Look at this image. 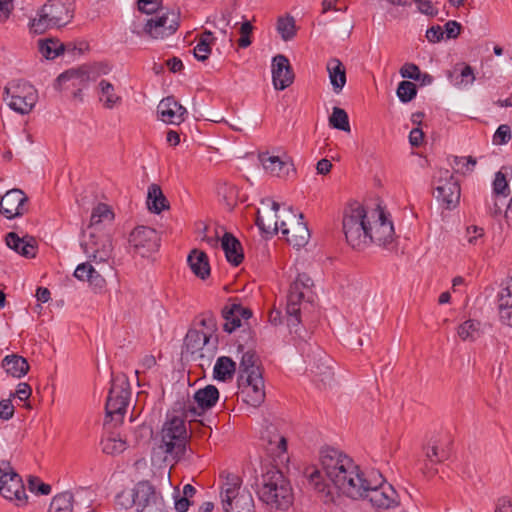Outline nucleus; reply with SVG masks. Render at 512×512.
<instances>
[{
	"label": "nucleus",
	"mask_w": 512,
	"mask_h": 512,
	"mask_svg": "<svg viewBox=\"0 0 512 512\" xmlns=\"http://www.w3.org/2000/svg\"><path fill=\"white\" fill-rule=\"evenodd\" d=\"M321 470L306 471L310 486L325 502H334L339 494L360 499L363 478L358 465L342 451L326 447L320 451Z\"/></svg>",
	"instance_id": "obj_1"
},
{
	"label": "nucleus",
	"mask_w": 512,
	"mask_h": 512,
	"mask_svg": "<svg viewBox=\"0 0 512 512\" xmlns=\"http://www.w3.org/2000/svg\"><path fill=\"white\" fill-rule=\"evenodd\" d=\"M343 232L347 243L363 250L371 243L387 246L394 239V227L380 207L366 211L360 204L348 207L343 215Z\"/></svg>",
	"instance_id": "obj_2"
},
{
	"label": "nucleus",
	"mask_w": 512,
	"mask_h": 512,
	"mask_svg": "<svg viewBox=\"0 0 512 512\" xmlns=\"http://www.w3.org/2000/svg\"><path fill=\"white\" fill-rule=\"evenodd\" d=\"M258 499L270 510H287L293 503V491L284 474L270 468L263 473L256 484Z\"/></svg>",
	"instance_id": "obj_3"
},
{
	"label": "nucleus",
	"mask_w": 512,
	"mask_h": 512,
	"mask_svg": "<svg viewBox=\"0 0 512 512\" xmlns=\"http://www.w3.org/2000/svg\"><path fill=\"white\" fill-rule=\"evenodd\" d=\"M74 17L72 3L61 0H48L31 20L30 28L34 33L42 34L48 29L67 25Z\"/></svg>",
	"instance_id": "obj_4"
},
{
	"label": "nucleus",
	"mask_w": 512,
	"mask_h": 512,
	"mask_svg": "<svg viewBox=\"0 0 512 512\" xmlns=\"http://www.w3.org/2000/svg\"><path fill=\"white\" fill-rule=\"evenodd\" d=\"M313 286L312 279L306 274H299L291 284L287 296L286 316L287 325L291 332L298 334V326L301 323V313L309 302V293Z\"/></svg>",
	"instance_id": "obj_5"
},
{
	"label": "nucleus",
	"mask_w": 512,
	"mask_h": 512,
	"mask_svg": "<svg viewBox=\"0 0 512 512\" xmlns=\"http://www.w3.org/2000/svg\"><path fill=\"white\" fill-rule=\"evenodd\" d=\"M241 479L228 474L221 486L220 499L224 512H255L251 493L241 487Z\"/></svg>",
	"instance_id": "obj_6"
},
{
	"label": "nucleus",
	"mask_w": 512,
	"mask_h": 512,
	"mask_svg": "<svg viewBox=\"0 0 512 512\" xmlns=\"http://www.w3.org/2000/svg\"><path fill=\"white\" fill-rule=\"evenodd\" d=\"M363 478V491L360 498L367 499L376 509H391L399 504L398 494L393 486L387 483L382 475Z\"/></svg>",
	"instance_id": "obj_7"
},
{
	"label": "nucleus",
	"mask_w": 512,
	"mask_h": 512,
	"mask_svg": "<svg viewBox=\"0 0 512 512\" xmlns=\"http://www.w3.org/2000/svg\"><path fill=\"white\" fill-rule=\"evenodd\" d=\"M126 498L127 503L133 502L136 512H165L162 495L147 481L139 482L131 490L119 493V499Z\"/></svg>",
	"instance_id": "obj_8"
},
{
	"label": "nucleus",
	"mask_w": 512,
	"mask_h": 512,
	"mask_svg": "<svg viewBox=\"0 0 512 512\" xmlns=\"http://www.w3.org/2000/svg\"><path fill=\"white\" fill-rule=\"evenodd\" d=\"M160 448L172 458H180L186 450L188 433L185 421L178 416L170 417L163 425L161 431Z\"/></svg>",
	"instance_id": "obj_9"
},
{
	"label": "nucleus",
	"mask_w": 512,
	"mask_h": 512,
	"mask_svg": "<svg viewBox=\"0 0 512 512\" xmlns=\"http://www.w3.org/2000/svg\"><path fill=\"white\" fill-rule=\"evenodd\" d=\"M3 100L19 114H28L38 100L37 90L26 81L12 82L4 88Z\"/></svg>",
	"instance_id": "obj_10"
},
{
	"label": "nucleus",
	"mask_w": 512,
	"mask_h": 512,
	"mask_svg": "<svg viewBox=\"0 0 512 512\" xmlns=\"http://www.w3.org/2000/svg\"><path fill=\"white\" fill-rule=\"evenodd\" d=\"M130 395V384L126 377L113 378L105 405L106 417L121 422L126 413Z\"/></svg>",
	"instance_id": "obj_11"
},
{
	"label": "nucleus",
	"mask_w": 512,
	"mask_h": 512,
	"mask_svg": "<svg viewBox=\"0 0 512 512\" xmlns=\"http://www.w3.org/2000/svg\"><path fill=\"white\" fill-rule=\"evenodd\" d=\"M435 197L446 208H454L460 200V185L448 169H439L434 176Z\"/></svg>",
	"instance_id": "obj_12"
},
{
	"label": "nucleus",
	"mask_w": 512,
	"mask_h": 512,
	"mask_svg": "<svg viewBox=\"0 0 512 512\" xmlns=\"http://www.w3.org/2000/svg\"><path fill=\"white\" fill-rule=\"evenodd\" d=\"M81 247L87 257L95 263L108 262L112 257V239L106 233L90 231L88 238L81 242Z\"/></svg>",
	"instance_id": "obj_13"
},
{
	"label": "nucleus",
	"mask_w": 512,
	"mask_h": 512,
	"mask_svg": "<svg viewBox=\"0 0 512 512\" xmlns=\"http://www.w3.org/2000/svg\"><path fill=\"white\" fill-rule=\"evenodd\" d=\"M217 343L218 339L216 336L193 329L187 332L184 341L187 352L192 355L199 352L198 357L202 360L206 358L208 364L216 353Z\"/></svg>",
	"instance_id": "obj_14"
},
{
	"label": "nucleus",
	"mask_w": 512,
	"mask_h": 512,
	"mask_svg": "<svg viewBox=\"0 0 512 512\" xmlns=\"http://www.w3.org/2000/svg\"><path fill=\"white\" fill-rule=\"evenodd\" d=\"M238 395L242 401L252 407L260 406L265 399V387L262 374L238 377Z\"/></svg>",
	"instance_id": "obj_15"
},
{
	"label": "nucleus",
	"mask_w": 512,
	"mask_h": 512,
	"mask_svg": "<svg viewBox=\"0 0 512 512\" xmlns=\"http://www.w3.org/2000/svg\"><path fill=\"white\" fill-rule=\"evenodd\" d=\"M268 201L271 203L270 210L265 211L264 213L260 211L257 212V226L267 235H274L279 230H281L283 235H289L290 228L288 227L287 218H284L283 216V209L280 211L279 203L270 200Z\"/></svg>",
	"instance_id": "obj_16"
},
{
	"label": "nucleus",
	"mask_w": 512,
	"mask_h": 512,
	"mask_svg": "<svg viewBox=\"0 0 512 512\" xmlns=\"http://www.w3.org/2000/svg\"><path fill=\"white\" fill-rule=\"evenodd\" d=\"M179 20L180 13L178 11H167L149 19L144 26V32L153 39H164L176 32Z\"/></svg>",
	"instance_id": "obj_17"
},
{
	"label": "nucleus",
	"mask_w": 512,
	"mask_h": 512,
	"mask_svg": "<svg viewBox=\"0 0 512 512\" xmlns=\"http://www.w3.org/2000/svg\"><path fill=\"white\" fill-rule=\"evenodd\" d=\"M160 238L156 230L146 227H136L129 236L130 246L142 257L149 256L159 248Z\"/></svg>",
	"instance_id": "obj_18"
},
{
	"label": "nucleus",
	"mask_w": 512,
	"mask_h": 512,
	"mask_svg": "<svg viewBox=\"0 0 512 512\" xmlns=\"http://www.w3.org/2000/svg\"><path fill=\"white\" fill-rule=\"evenodd\" d=\"M0 494L18 504H25L27 495L21 477L14 471L0 468Z\"/></svg>",
	"instance_id": "obj_19"
},
{
	"label": "nucleus",
	"mask_w": 512,
	"mask_h": 512,
	"mask_svg": "<svg viewBox=\"0 0 512 512\" xmlns=\"http://www.w3.org/2000/svg\"><path fill=\"white\" fill-rule=\"evenodd\" d=\"M283 216L287 218L288 227L292 235H285L287 241L294 247H303L310 238V232L307 225L303 222V214H297L291 207L283 208Z\"/></svg>",
	"instance_id": "obj_20"
},
{
	"label": "nucleus",
	"mask_w": 512,
	"mask_h": 512,
	"mask_svg": "<svg viewBox=\"0 0 512 512\" xmlns=\"http://www.w3.org/2000/svg\"><path fill=\"white\" fill-rule=\"evenodd\" d=\"M28 197L20 189L7 191L0 200V213L7 219L22 216L28 211Z\"/></svg>",
	"instance_id": "obj_21"
},
{
	"label": "nucleus",
	"mask_w": 512,
	"mask_h": 512,
	"mask_svg": "<svg viewBox=\"0 0 512 512\" xmlns=\"http://www.w3.org/2000/svg\"><path fill=\"white\" fill-rule=\"evenodd\" d=\"M194 404H189L186 408V417L200 416L206 410L211 409L219 399V391L213 385L199 389L194 394Z\"/></svg>",
	"instance_id": "obj_22"
},
{
	"label": "nucleus",
	"mask_w": 512,
	"mask_h": 512,
	"mask_svg": "<svg viewBox=\"0 0 512 512\" xmlns=\"http://www.w3.org/2000/svg\"><path fill=\"white\" fill-rule=\"evenodd\" d=\"M272 81L276 90H284L294 81V73L288 58L278 54L272 59Z\"/></svg>",
	"instance_id": "obj_23"
},
{
	"label": "nucleus",
	"mask_w": 512,
	"mask_h": 512,
	"mask_svg": "<svg viewBox=\"0 0 512 512\" xmlns=\"http://www.w3.org/2000/svg\"><path fill=\"white\" fill-rule=\"evenodd\" d=\"M259 160L264 170L272 176L286 178L295 172L290 158L286 155L276 156L265 152L259 154Z\"/></svg>",
	"instance_id": "obj_24"
},
{
	"label": "nucleus",
	"mask_w": 512,
	"mask_h": 512,
	"mask_svg": "<svg viewBox=\"0 0 512 512\" xmlns=\"http://www.w3.org/2000/svg\"><path fill=\"white\" fill-rule=\"evenodd\" d=\"M157 113L163 122L179 125L185 120L187 110L173 96H168L159 102Z\"/></svg>",
	"instance_id": "obj_25"
},
{
	"label": "nucleus",
	"mask_w": 512,
	"mask_h": 512,
	"mask_svg": "<svg viewBox=\"0 0 512 512\" xmlns=\"http://www.w3.org/2000/svg\"><path fill=\"white\" fill-rule=\"evenodd\" d=\"M224 318L223 329L228 333H232L242 325V320H248L252 316L249 308L240 304L226 305L222 310Z\"/></svg>",
	"instance_id": "obj_26"
},
{
	"label": "nucleus",
	"mask_w": 512,
	"mask_h": 512,
	"mask_svg": "<svg viewBox=\"0 0 512 512\" xmlns=\"http://www.w3.org/2000/svg\"><path fill=\"white\" fill-rule=\"evenodd\" d=\"M6 245L26 258H33L36 255V240L32 236L20 238L17 233L9 232L6 235Z\"/></svg>",
	"instance_id": "obj_27"
},
{
	"label": "nucleus",
	"mask_w": 512,
	"mask_h": 512,
	"mask_svg": "<svg viewBox=\"0 0 512 512\" xmlns=\"http://www.w3.org/2000/svg\"><path fill=\"white\" fill-rule=\"evenodd\" d=\"M221 246L229 263L238 266L242 262L244 255L241 243L231 233H225L223 235Z\"/></svg>",
	"instance_id": "obj_28"
},
{
	"label": "nucleus",
	"mask_w": 512,
	"mask_h": 512,
	"mask_svg": "<svg viewBox=\"0 0 512 512\" xmlns=\"http://www.w3.org/2000/svg\"><path fill=\"white\" fill-rule=\"evenodd\" d=\"M326 68L333 91L336 94L340 93L346 84V69L343 63L337 58H331Z\"/></svg>",
	"instance_id": "obj_29"
},
{
	"label": "nucleus",
	"mask_w": 512,
	"mask_h": 512,
	"mask_svg": "<svg viewBox=\"0 0 512 512\" xmlns=\"http://www.w3.org/2000/svg\"><path fill=\"white\" fill-rule=\"evenodd\" d=\"M448 78L456 87H467L475 80L474 70L468 64H456L453 69L448 72Z\"/></svg>",
	"instance_id": "obj_30"
},
{
	"label": "nucleus",
	"mask_w": 512,
	"mask_h": 512,
	"mask_svg": "<svg viewBox=\"0 0 512 512\" xmlns=\"http://www.w3.org/2000/svg\"><path fill=\"white\" fill-rule=\"evenodd\" d=\"M97 90L99 101L107 109H113L122 101L121 96L116 92L115 86L106 79L99 81Z\"/></svg>",
	"instance_id": "obj_31"
},
{
	"label": "nucleus",
	"mask_w": 512,
	"mask_h": 512,
	"mask_svg": "<svg viewBox=\"0 0 512 512\" xmlns=\"http://www.w3.org/2000/svg\"><path fill=\"white\" fill-rule=\"evenodd\" d=\"M147 207L149 211L159 214L169 208V202L158 184H151L147 192Z\"/></svg>",
	"instance_id": "obj_32"
},
{
	"label": "nucleus",
	"mask_w": 512,
	"mask_h": 512,
	"mask_svg": "<svg viewBox=\"0 0 512 512\" xmlns=\"http://www.w3.org/2000/svg\"><path fill=\"white\" fill-rule=\"evenodd\" d=\"M2 367L9 375L15 378L23 377L29 370L27 360L16 354L5 356L2 360Z\"/></svg>",
	"instance_id": "obj_33"
},
{
	"label": "nucleus",
	"mask_w": 512,
	"mask_h": 512,
	"mask_svg": "<svg viewBox=\"0 0 512 512\" xmlns=\"http://www.w3.org/2000/svg\"><path fill=\"white\" fill-rule=\"evenodd\" d=\"M87 79L86 73L81 70L70 69L60 74L55 80L54 87L62 90L72 87H78Z\"/></svg>",
	"instance_id": "obj_34"
},
{
	"label": "nucleus",
	"mask_w": 512,
	"mask_h": 512,
	"mask_svg": "<svg viewBox=\"0 0 512 512\" xmlns=\"http://www.w3.org/2000/svg\"><path fill=\"white\" fill-rule=\"evenodd\" d=\"M188 264L192 270V272L200 277L201 279H205L210 274V266L208 263L207 256L204 252L193 250L188 258Z\"/></svg>",
	"instance_id": "obj_35"
},
{
	"label": "nucleus",
	"mask_w": 512,
	"mask_h": 512,
	"mask_svg": "<svg viewBox=\"0 0 512 512\" xmlns=\"http://www.w3.org/2000/svg\"><path fill=\"white\" fill-rule=\"evenodd\" d=\"M114 219V213L111 208L104 203H99L92 210L90 224L88 228L91 231H97L102 224H110Z\"/></svg>",
	"instance_id": "obj_36"
},
{
	"label": "nucleus",
	"mask_w": 512,
	"mask_h": 512,
	"mask_svg": "<svg viewBox=\"0 0 512 512\" xmlns=\"http://www.w3.org/2000/svg\"><path fill=\"white\" fill-rule=\"evenodd\" d=\"M236 371V363L227 356H221L217 359L214 369L213 376L219 381L231 380Z\"/></svg>",
	"instance_id": "obj_37"
},
{
	"label": "nucleus",
	"mask_w": 512,
	"mask_h": 512,
	"mask_svg": "<svg viewBox=\"0 0 512 512\" xmlns=\"http://www.w3.org/2000/svg\"><path fill=\"white\" fill-rule=\"evenodd\" d=\"M266 434L268 451L277 457L283 455L287 450L286 438L278 433L274 427L267 429Z\"/></svg>",
	"instance_id": "obj_38"
},
{
	"label": "nucleus",
	"mask_w": 512,
	"mask_h": 512,
	"mask_svg": "<svg viewBox=\"0 0 512 512\" xmlns=\"http://www.w3.org/2000/svg\"><path fill=\"white\" fill-rule=\"evenodd\" d=\"M457 333L463 341H475L482 334L481 323L473 319L466 320L459 325Z\"/></svg>",
	"instance_id": "obj_39"
},
{
	"label": "nucleus",
	"mask_w": 512,
	"mask_h": 512,
	"mask_svg": "<svg viewBox=\"0 0 512 512\" xmlns=\"http://www.w3.org/2000/svg\"><path fill=\"white\" fill-rule=\"evenodd\" d=\"M74 496L66 491L55 495L50 503L49 512H73Z\"/></svg>",
	"instance_id": "obj_40"
},
{
	"label": "nucleus",
	"mask_w": 512,
	"mask_h": 512,
	"mask_svg": "<svg viewBox=\"0 0 512 512\" xmlns=\"http://www.w3.org/2000/svg\"><path fill=\"white\" fill-rule=\"evenodd\" d=\"M257 362L258 358L253 351L245 352L240 361L238 377H242L243 375H252V372L255 374H262Z\"/></svg>",
	"instance_id": "obj_41"
},
{
	"label": "nucleus",
	"mask_w": 512,
	"mask_h": 512,
	"mask_svg": "<svg viewBox=\"0 0 512 512\" xmlns=\"http://www.w3.org/2000/svg\"><path fill=\"white\" fill-rule=\"evenodd\" d=\"M64 45L56 39H45L39 41V51L46 59H55L64 52Z\"/></svg>",
	"instance_id": "obj_42"
},
{
	"label": "nucleus",
	"mask_w": 512,
	"mask_h": 512,
	"mask_svg": "<svg viewBox=\"0 0 512 512\" xmlns=\"http://www.w3.org/2000/svg\"><path fill=\"white\" fill-rule=\"evenodd\" d=\"M329 125L334 129L350 132L349 117L347 112L339 107H334L329 117Z\"/></svg>",
	"instance_id": "obj_43"
},
{
	"label": "nucleus",
	"mask_w": 512,
	"mask_h": 512,
	"mask_svg": "<svg viewBox=\"0 0 512 512\" xmlns=\"http://www.w3.org/2000/svg\"><path fill=\"white\" fill-rule=\"evenodd\" d=\"M102 451L109 455L122 453L126 450L127 444L120 436L112 435L102 440Z\"/></svg>",
	"instance_id": "obj_44"
},
{
	"label": "nucleus",
	"mask_w": 512,
	"mask_h": 512,
	"mask_svg": "<svg viewBox=\"0 0 512 512\" xmlns=\"http://www.w3.org/2000/svg\"><path fill=\"white\" fill-rule=\"evenodd\" d=\"M498 310L512 308V277H508L501 285L497 295Z\"/></svg>",
	"instance_id": "obj_45"
},
{
	"label": "nucleus",
	"mask_w": 512,
	"mask_h": 512,
	"mask_svg": "<svg viewBox=\"0 0 512 512\" xmlns=\"http://www.w3.org/2000/svg\"><path fill=\"white\" fill-rule=\"evenodd\" d=\"M277 30L284 41L291 40L296 34L295 20L293 17H280L277 21Z\"/></svg>",
	"instance_id": "obj_46"
},
{
	"label": "nucleus",
	"mask_w": 512,
	"mask_h": 512,
	"mask_svg": "<svg viewBox=\"0 0 512 512\" xmlns=\"http://www.w3.org/2000/svg\"><path fill=\"white\" fill-rule=\"evenodd\" d=\"M218 195L222 197L229 209H232L238 201V189L235 185L224 183L218 187Z\"/></svg>",
	"instance_id": "obj_47"
},
{
	"label": "nucleus",
	"mask_w": 512,
	"mask_h": 512,
	"mask_svg": "<svg viewBox=\"0 0 512 512\" xmlns=\"http://www.w3.org/2000/svg\"><path fill=\"white\" fill-rule=\"evenodd\" d=\"M449 453L443 447H440L436 441L432 442L426 448V457L431 463H439L446 460Z\"/></svg>",
	"instance_id": "obj_48"
},
{
	"label": "nucleus",
	"mask_w": 512,
	"mask_h": 512,
	"mask_svg": "<svg viewBox=\"0 0 512 512\" xmlns=\"http://www.w3.org/2000/svg\"><path fill=\"white\" fill-rule=\"evenodd\" d=\"M417 94L416 85L410 81H402L397 88V96L403 103L411 101Z\"/></svg>",
	"instance_id": "obj_49"
},
{
	"label": "nucleus",
	"mask_w": 512,
	"mask_h": 512,
	"mask_svg": "<svg viewBox=\"0 0 512 512\" xmlns=\"http://www.w3.org/2000/svg\"><path fill=\"white\" fill-rule=\"evenodd\" d=\"M484 229L478 226H468L466 228L465 239L470 245H479L483 242Z\"/></svg>",
	"instance_id": "obj_50"
},
{
	"label": "nucleus",
	"mask_w": 512,
	"mask_h": 512,
	"mask_svg": "<svg viewBox=\"0 0 512 512\" xmlns=\"http://www.w3.org/2000/svg\"><path fill=\"white\" fill-rule=\"evenodd\" d=\"M493 192L497 195L507 196L509 194V186L506 179V176L502 173V171H498L495 174V178L493 181Z\"/></svg>",
	"instance_id": "obj_51"
},
{
	"label": "nucleus",
	"mask_w": 512,
	"mask_h": 512,
	"mask_svg": "<svg viewBox=\"0 0 512 512\" xmlns=\"http://www.w3.org/2000/svg\"><path fill=\"white\" fill-rule=\"evenodd\" d=\"M511 140V128L507 124L500 125L493 135V144L504 145Z\"/></svg>",
	"instance_id": "obj_52"
},
{
	"label": "nucleus",
	"mask_w": 512,
	"mask_h": 512,
	"mask_svg": "<svg viewBox=\"0 0 512 512\" xmlns=\"http://www.w3.org/2000/svg\"><path fill=\"white\" fill-rule=\"evenodd\" d=\"M29 490L39 495H49L51 486L42 482L38 477H30L28 480Z\"/></svg>",
	"instance_id": "obj_53"
},
{
	"label": "nucleus",
	"mask_w": 512,
	"mask_h": 512,
	"mask_svg": "<svg viewBox=\"0 0 512 512\" xmlns=\"http://www.w3.org/2000/svg\"><path fill=\"white\" fill-rule=\"evenodd\" d=\"M199 324L206 329V333L208 335H213V333L217 330V321L216 317L212 312L202 313L200 316Z\"/></svg>",
	"instance_id": "obj_54"
},
{
	"label": "nucleus",
	"mask_w": 512,
	"mask_h": 512,
	"mask_svg": "<svg viewBox=\"0 0 512 512\" xmlns=\"http://www.w3.org/2000/svg\"><path fill=\"white\" fill-rule=\"evenodd\" d=\"M400 74L403 78L412 80H420L422 76L419 67L414 63H405L400 69Z\"/></svg>",
	"instance_id": "obj_55"
},
{
	"label": "nucleus",
	"mask_w": 512,
	"mask_h": 512,
	"mask_svg": "<svg viewBox=\"0 0 512 512\" xmlns=\"http://www.w3.org/2000/svg\"><path fill=\"white\" fill-rule=\"evenodd\" d=\"M253 30V26L249 21L242 23L240 27L241 37L238 40V46L240 48H247L251 44L250 34Z\"/></svg>",
	"instance_id": "obj_56"
},
{
	"label": "nucleus",
	"mask_w": 512,
	"mask_h": 512,
	"mask_svg": "<svg viewBox=\"0 0 512 512\" xmlns=\"http://www.w3.org/2000/svg\"><path fill=\"white\" fill-rule=\"evenodd\" d=\"M195 58L199 61H205L211 54V46H208L206 42L198 41L197 45L193 49Z\"/></svg>",
	"instance_id": "obj_57"
},
{
	"label": "nucleus",
	"mask_w": 512,
	"mask_h": 512,
	"mask_svg": "<svg viewBox=\"0 0 512 512\" xmlns=\"http://www.w3.org/2000/svg\"><path fill=\"white\" fill-rule=\"evenodd\" d=\"M93 272L94 267L89 262L81 263L76 267L74 276L81 281H87Z\"/></svg>",
	"instance_id": "obj_58"
},
{
	"label": "nucleus",
	"mask_w": 512,
	"mask_h": 512,
	"mask_svg": "<svg viewBox=\"0 0 512 512\" xmlns=\"http://www.w3.org/2000/svg\"><path fill=\"white\" fill-rule=\"evenodd\" d=\"M443 31L447 39H455L461 32V24L455 20H450L444 25Z\"/></svg>",
	"instance_id": "obj_59"
},
{
	"label": "nucleus",
	"mask_w": 512,
	"mask_h": 512,
	"mask_svg": "<svg viewBox=\"0 0 512 512\" xmlns=\"http://www.w3.org/2000/svg\"><path fill=\"white\" fill-rule=\"evenodd\" d=\"M190 498L182 496L179 490L174 493V505L178 512H186L189 509Z\"/></svg>",
	"instance_id": "obj_60"
},
{
	"label": "nucleus",
	"mask_w": 512,
	"mask_h": 512,
	"mask_svg": "<svg viewBox=\"0 0 512 512\" xmlns=\"http://www.w3.org/2000/svg\"><path fill=\"white\" fill-rule=\"evenodd\" d=\"M14 415V406L10 399H4L0 401V418L3 420H9Z\"/></svg>",
	"instance_id": "obj_61"
},
{
	"label": "nucleus",
	"mask_w": 512,
	"mask_h": 512,
	"mask_svg": "<svg viewBox=\"0 0 512 512\" xmlns=\"http://www.w3.org/2000/svg\"><path fill=\"white\" fill-rule=\"evenodd\" d=\"M160 0H138V8L140 11L151 14L158 10Z\"/></svg>",
	"instance_id": "obj_62"
},
{
	"label": "nucleus",
	"mask_w": 512,
	"mask_h": 512,
	"mask_svg": "<svg viewBox=\"0 0 512 512\" xmlns=\"http://www.w3.org/2000/svg\"><path fill=\"white\" fill-rule=\"evenodd\" d=\"M444 37L443 28L439 25L432 26L426 31V38L431 43H437Z\"/></svg>",
	"instance_id": "obj_63"
},
{
	"label": "nucleus",
	"mask_w": 512,
	"mask_h": 512,
	"mask_svg": "<svg viewBox=\"0 0 512 512\" xmlns=\"http://www.w3.org/2000/svg\"><path fill=\"white\" fill-rule=\"evenodd\" d=\"M494 512H512V501L507 496L497 499Z\"/></svg>",
	"instance_id": "obj_64"
}]
</instances>
